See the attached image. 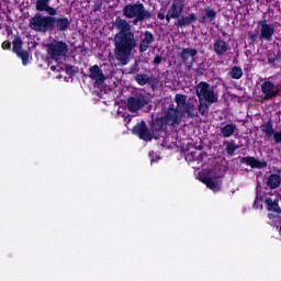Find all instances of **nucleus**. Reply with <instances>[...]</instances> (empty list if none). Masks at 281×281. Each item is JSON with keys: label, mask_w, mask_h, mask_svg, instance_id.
<instances>
[{"label": "nucleus", "mask_w": 281, "mask_h": 281, "mask_svg": "<svg viewBox=\"0 0 281 281\" xmlns=\"http://www.w3.org/2000/svg\"><path fill=\"white\" fill-rule=\"evenodd\" d=\"M236 123H227L226 125L221 127V136L227 139L236 133Z\"/></svg>", "instance_id": "nucleus-22"}, {"label": "nucleus", "mask_w": 281, "mask_h": 281, "mask_svg": "<svg viewBox=\"0 0 281 281\" xmlns=\"http://www.w3.org/2000/svg\"><path fill=\"white\" fill-rule=\"evenodd\" d=\"M113 27L119 32L114 36V56L121 65L126 66L131 63V56H133V49L137 47V38L132 31L131 23L121 16H116L113 22Z\"/></svg>", "instance_id": "nucleus-1"}, {"label": "nucleus", "mask_w": 281, "mask_h": 281, "mask_svg": "<svg viewBox=\"0 0 281 281\" xmlns=\"http://www.w3.org/2000/svg\"><path fill=\"white\" fill-rule=\"evenodd\" d=\"M48 5L49 4H46L43 0H36L35 2V9L37 10V12H45Z\"/></svg>", "instance_id": "nucleus-33"}, {"label": "nucleus", "mask_w": 281, "mask_h": 281, "mask_svg": "<svg viewBox=\"0 0 281 281\" xmlns=\"http://www.w3.org/2000/svg\"><path fill=\"white\" fill-rule=\"evenodd\" d=\"M47 5H49V1L52 0H43Z\"/></svg>", "instance_id": "nucleus-45"}, {"label": "nucleus", "mask_w": 281, "mask_h": 281, "mask_svg": "<svg viewBox=\"0 0 281 281\" xmlns=\"http://www.w3.org/2000/svg\"><path fill=\"white\" fill-rule=\"evenodd\" d=\"M224 146H226V153L228 157H234V154L236 153V150H238V145L235 140H225Z\"/></svg>", "instance_id": "nucleus-27"}, {"label": "nucleus", "mask_w": 281, "mask_h": 281, "mask_svg": "<svg viewBox=\"0 0 281 281\" xmlns=\"http://www.w3.org/2000/svg\"><path fill=\"white\" fill-rule=\"evenodd\" d=\"M199 54V50L196 48H181V50L178 53V57L181 58L182 63L184 65L190 60V58H194Z\"/></svg>", "instance_id": "nucleus-19"}, {"label": "nucleus", "mask_w": 281, "mask_h": 281, "mask_svg": "<svg viewBox=\"0 0 281 281\" xmlns=\"http://www.w3.org/2000/svg\"><path fill=\"white\" fill-rule=\"evenodd\" d=\"M151 133L154 134L155 139H159V133H164L166 131L168 123L166 122V119L164 116L156 117L151 124Z\"/></svg>", "instance_id": "nucleus-14"}, {"label": "nucleus", "mask_w": 281, "mask_h": 281, "mask_svg": "<svg viewBox=\"0 0 281 281\" xmlns=\"http://www.w3.org/2000/svg\"><path fill=\"white\" fill-rule=\"evenodd\" d=\"M257 3H260V0H256Z\"/></svg>", "instance_id": "nucleus-46"}, {"label": "nucleus", "mask_w": 281, "mask_h": 281, "mask_svg": "<svg viewBox=\"0 0 281 281\" xmlns=\"http://www.w3.org/2000/svg\"><path fill=\"white\" fill-rule=\"evenodd\" d=\"M240 164H245L246 166H250V168H258V170H262L267 168V161L258 160L254 156H246L239 158Z\"/></svg>", "instance_id": "nucleus-15"}, {"label": "nucleus", "mask_w": 281, "mask_h": 281, "mask_svg": "<svg viewBox=\"0 0 281 281\" xmlns=\"http://www.w3.org/2000/svg\"><path fill=\"white\" fill-rule=\"evenodd\" d=\"M122 12L125 19H133V25H139V23H144V21H150V19H153V12L146 9L144 3L139 1L125 4Z\"/></svg>", "instance_id": "nucleus-4"}, {"label": "nucleus", "mask_w": 281, "mask_h": 281, "mask_svg": "<svg viewBox=\"0 0 281 281\" xmlns=\"http://www.w3.org/2000/svg\"><path fill=\"white\" fill-rule=\"evenodd\" d=\"M47 56L50 60H54L58 65H63L64 60H67L69 54V45L65 41L54 40L46 45Z\"/></svg>", "instance_id": "nucleus-5"}, {"label": "nucleus", "mask_w": 281, "mask_h": 281, "mask_svg": "<svg viewBox=\"0 0 281 281\" xmlns=\"http://www.w3.org/2000/svg\"><path fill=\"white\" fill-rule=\"evenodd\" d=\"M161 60H164L161 55H156L154 58V65H161Z\"/></svg>", "instance_id": "nucleus-38"}, {"label": "nucleus", "mask_w": 281, "mask_h": 281, "mask_svg": "<svg viewBox=\"0 0 281 281\" xmlns=\"http://www.w3.org/2000/svg\"><path fill=\"white\" fill-rule=\"evenodd\" d=\"M261 133L265 134V142H269V139L273 137L276 130H273V122L271 120H268L261 124Z\"/></svg>", "instance_id": "nucleus-20"}, {"label": "nucleus", "mask_w": 281, "mask_h": 281, "mask_svg": "<svg viewBox=\"0 0 281 281\" xmlns=\"http://www.w3.org/2000/svg\"><path fill=\"white\" fill-rule=\"evenodd\" d=\"M199 21L202 23V25L214 23V21H216V10L210 9V7L204 8L202 18Z\"/></svg>", "instance_id": "nucleus-18"}, {"label": "nucleus", "mask_w": 281, "mask_h": 281, "mask_svg": "<svg viewBox=\"0 0 281 281\" xmlns=\"http://www.w3.org/2000/svg\"><path fill=\"white\" fill-rule=\"evenodd\" d=\"M50 70H52V71H56V66H52V67H50Z\"/></svg>", "instance_id": "nucleus-44"}, {"label": "nucleus", "mask_w": 281, "mask_h": 281, "mask_svg": "<svg viewBox=\"0 0 281 281\" xmlns=\"http://www.w3.org/2000/svg\"><path fill=\"white\" fill-rule=\"evenodd\" d=\"M196 150H203V145H199L198 147H195Z\"/></svg>", "instance_id": "nucleus-43"}, {"label": "nucleus", "mask_w": 281, "mask_h": 281, "mask_svg": "<svg viewBox=\"0 0 281 281\" xmlns=\"http://www.w3.org/2000/svg\"><path fill=\"white\" fill-rule=\"evenodd\" d=\"M183 113H187L188 117L194 119L199 117V112H196V105L188 101L184 108H182Z\"/></svg>", "instance_id": "nucleus-24"}, {"label": "nucleus", "mask_w": 281, "mask_h": 281, "mask_svg": "<svg viewBox=\"0 0 281 281\" xmlns=\"http://www.w3.org/2000/svg\"><path fill=\"white\" fill-rule=\"evenodd\" d=\"M44 12L48 13V15L46 16H56L58 14V11L54 7H50L49 4L48 7H46Z\"/></svg>", "instance_id": "nucleus-35"}, {"label": "nucleus", "mask_w": 281, "mask_h": 281, "mask_svg": "<svg viewBox=\"0 0 281 281\" xmlns=\"http://www.w3.org/2000/svg\"><path fill=\"white\" fill-rule=\"evenodd\" d=\"M150 99L148 95L144 93H136L130 98H127V110L130 113H137V111H142L144 106H148Z\"/></svg>", "instance_id": "nucleus-7"}, {"label": "nucleus", "mask_w": 281, "mask_h": 281, "mask_svg": "<svg viewBox=\"0 0 281 281\" xmlns=\"http://www.w3.org/2000/svg\"><path fill=\"white\" fill-rule=\"evenodd\" d=\"M175 102L177 104V108L179 111H181V108L183 109L184 105L188 104V95L178 93L175 97Z\"/></svg>", "instance_id": "nucleus-26"}, {"label": "nucleus", "mask_w": 281, "mask_h": 281, "mask_svg": "<svg viewBox=\"0 0 281 281\" xmlns=\"http://www.w3.org/2000/svg\"><path fill=\"white\" fill-rule=\"evenodd\" d=\"M261 93H263V100H273V98L280 95V88H278L273 81L266 80L261 83Z\"/></svg>", "instance_id": "nucleus-10"}, {"label": "nucleus", "mask_w": 281, "mask_h": 281, "mask_svg": "<svg viewBox=\"0 0 281 281\" xmlns=\"http://www.w3.org/2000/svg\"><path fill=\"white\" fill-rule=\"evenodd\" d=\"M132 134L136 135L142 139L143 142H153L155 139V134L150 128H148V125H146V121H140L132 128Z\"/></svg>", "instance_id": "nucleus-8"}, {"label": "nucleus", "mask_w": 281, "mask_h": 281, "mask_svg": "<svg viewBox=\"0 0 281 281\" xmlns=\"http://www.w3.org/2000/svg\"><path fill=\"white\" fill-rule=\"evenodd\" d=\"M258 198L255 199V203H254V206L258 209Z\"/></svg>", "instance_id": "nucleus-42"}, {"label": "nucleus", "mask_w": 281, "mask_h": 281, "mask_svg": "<svg viewBox=\"0 0 281 281\" xmlns=\"http://www.w3.org/2000/svg\"><path fill=\"white\" fill-rule=\"evenodd\" d=\"M202 183H204V186H206V188H209L210 190H213L214 192H218V190H221V187L218 186V182L214 181L210 177H203L202 178Z\"/></svg>", "instance_id": "nucleus-25"}, {"label": "nucleus", "mask_w": 281, "mask_h": 281, "mask_svg": "<svg viewBox=\"0 0 281 281\" xmlns=\"http://www.w3.org/2000/svg\"><path fill=\"white\" fill-rule=\"evenodd\" d=\"M272 136L274 144H281V132H273Z\"/></svg>", "instance_id": "nucleus-36"}, {"label": "nucleus", "mask_w": 281, "mask_h": 281, "mask_svg": "<svg viewBox=\"0 0 281 281\" xmlns=\"http://www.w3.org/2000/svg\"><path fill=\"white\" fill-rule=\"evenodd\" d=\"M71 25V20L67 16H53V32H67Z\"/></svg>", "instance_id": "nucleus-12"}, {"label": "nucleus", "mask_w": 281, "mask_h": 281, "mask_svg": "<svg viewBox=\"0 0 281 281\" xmlns=\"http://www.w3.org/2000/svg\"><path fill=\"white\" fill-rule=\"evenodd\" d=\"M228 75L233 80H240V78H243V68H240V66H234L228 71Z\"/></svg>", "instance_id": "nucleus-29"}, {"label": "nucleus", "mask_w": 281, "mask_h": 281, "mask_svg": "<svg viewBox=\"0 0 281 281\" xmlns=\"http://www.w3.org/2000/svg\"><path fill=\"white\" fill-rule=\"evenodd\" d=\"M12 47V44L10 43V41H4L2 43V49H10Z\"/></svg>", "instance_id": "nucleus-39"}, {"label": "nucleus", "mask_w": 281, "mask_h": 281, "mask_svg": "<svg viewBox=\"0 0 281 281\" xmlns=\"http://www.w3.org/2000/svg\"><path fill=\"white\" fill-rule=\"evenodd\" d=\"M266 207L268 212H273L274 214H281V209H280V200L278 199H271L267 198L265 200Z\"/></svg>", "instance_id": "nucleus-21"}, {"label": "nucleus", "mask_w": 281, "mask_h": 281, "mask_svg": "<svg viewBox=\"0 0 281 281\" xmlns=\"http://www.w3.org/2000/svg\"><path fill=\"white\" fill-rule=\"evenodd\" d=\"M162 117L168 126H179L183 115L181 114V110H179V108H175V104H170Z\"/></svg>", "instance_id": "nucleus-9"}, {"label": "nucleus", "mask_w": 281, "mask_h": 281, "mask_svg": "<svg viewBox=\"0 0 281 281\" xmlns=\"http://www.w3.org/2000/svg\"><path fill=\"white\" fill-rule=\"evenodd\" d=\"M18 58H21L22 65H27L30 63V53L27 50H20L15 53Z\"/></svg>", "instance_id": "nucleus-31"}, {"label": "nucleus", "mask_w": 281, "mask_h": 281, "mask_svg": "<svg viewBox=\"0 0 281 281\" xmlns=\"http://www.w3.org/2000/svg\"><path fill=\"white\" fill-rule=\"evenodd\" d=\"M21 50H23V40H21V37H16L13 41V52L14 54H18Z\"/></svg>", "instance_id": "nucleus-32"}, {"label": "nucleus", "mask_w": 281, "mask_h": 281, "mask_svg": "<svg viewBox=\"0 0 281 281\" xmlns=\"http://www.w3.org/2000/svg\"><path fill=\"white\" fill-rule=\"evenodd\" d=\"M89 78H91V80H94L97 82V85H102V82H104V80H106L104 72H102V69H100V66H98V65L90 67Z\"/></svg>", "instance_id": "nucleus-17"}, {"label": "nucleus", "mask_w": 281, "mask_h": 281, "mask_svg": "<svg viewBox=\"0 0 281 281\" xmlns=\"http://www.w3.org/2000/svg\"><path fill=\"white\" fill-rule=\"evenodd\" d=\"M155 43V35L150 31L144 32V37L140 40L138 44V52L139 54H144L150 49V45Z\"/></svg>", "instance_id": "nucleus-13"}, {"label": "nucleus", "mask_w": 281, "mask_h": 281, "mask_svg": "<svg viewBox=\"0 0 281 281\" xmlns=\"http://www.w3.org/2000/svg\"><path fill=\"white\" fill-rule=\"evenodd\" d=\"M260 26V38L261 41H272L273 34H276V26L273 24L267 23V20H260L258 22Z\"/></svg>", "instance_id": "nucleus-11"}, {"label": "nucleus", "mask_w": 281, "mask_h": 281, "mask_svg": "<svg viewBox=\"0 0 281 281\" xmlns=\"http://www.w3.org/2000/svg\"><path fill=\"white\" fill-rule=\"evenodd\" d=\"M213 52H215L216 56H225L229 52V45L225 40L217 37L213 43Z\"/></svg>", "instance_id": "nucleus-16"}, {"label": "nucleus", "mask_w": 281, "mask_h": 281, "mask_svg": "<svg viewBox=\"0 0 281 281\" xmlns=\"http://www.w3.org/2000/svg\"><path fill=\"white\" fill-rule=\"evenodd\" d=\"M134 79L139 87H146L150 82V77L146 74H137Z\"/></svg>", "instance_id": "nucleus-28"}, {"label": "nucleus", "mask_w": 281, "mask_h": 281, "mask_svg": "<svg viewBox=\"0 0 281 281\" xmlns=\"http://www.w3.org/2000/svg\"><path fill=\"white\" fill-rule=\"evenodd\" d=\"M183 10H186V0H173L166 14L167 23H170L172 19H177L176 27H190L192 23H196V14L182 15Z\"/></svg>", "instance_id": "nucleus-3"}, {"label": "nucleus", "mask_w": 281, "mask_h": 281, "mask_svg": "<svg viewBox=\"0 0 281 281\" xmlns=\"http://www.w3.org/2000/svg\"><path fill=\"white\" fill-rule=\"evenodd\" d=\"M157 18H158L160 21H164V19H166V14H164L162 12H158V13H157Z\"/></svg>", "instance_id": "nucleus-41"}, {"label": "nucleus", "mask_w": 281, "mask_h": 281, "mask_svg": "<svg viewBox=\"0 0 281 281\" xmlns=\"http://www.w3.org/2000/svg\"><path fill=\"white\" fill-rule=\"evenodd\" d=\"M195 95L199 100L198 111L200 115L207 117L210 115V106L218 102V94L207 81H200L195 86Z\"/></svg>", "instance_id": "nucleus-2"}, {"label": "nucleus", "mask_w": 281, "mask_h": 281, "mask_svg": "<svg viewBox=\"0 0 281 281\" xmlns=\"http://www.w3.org/2000/svg\"><path fill=\"white\" fill-rule=\"evenodd\" d=\"M205 157H207V153L203 151V153H201V154L198 156L196 160H198V161H203V159H205Z\"/></svg>", "instance_id": "nucleus-40"}, {"label": "nucleus", "mask_w": 281, "mask_h": 281, "mask_svg": "<svg viewBox=\"0 0 281 281\" xmlns=\"http://www.w3.org/2000/svg\"><path fill=\"white\" fill-rule=\"evenodd\" d=\"M281 183V177L278 173H271L268 177L267 186L270 190H278V187Z\"/></svg>", "instance_id": "nucleus-23"}, {"label": "nucleus", "mask_w": 281, "mask_h": 281, "mask_svg": "<svg viewBox=\"0 0 281 281\" xmlns=\"http://www.w3.org/2000/svg\"><path fill=\"white\" fill-rule=\"evenodd\" d=\"M130 76H135L139 74V63L135 61L130 68H128Z\"/></svg>", "instance_id": "nucleus-34"}, {"label": "nucleus", "mask_w": 281, "mask_h": 281, "mask_svg": "<svg viewBox=\"0 0 281 281\" xmlns=\"http://www.w3.org/2000/svg\"><path fill=\"white\" fill-rule=\"evenodd\" d=\"M63 71H66L67 76L74 77L78 74V67L70 65V64H63L61 66Z\"/></svg>", "instance_id": "nucleus-30"}, {"label": "nucleus", "mask_w": 281, "mask_h": 281, "mask_svg": "<svg viewBox=\"0 0 281 281\" xmlns=\"http://www.w3.org/2000/svg\"><path fill=\"white\" fill-rule=\"evenodd\" d=\"M248 40L250 41V44H256L258 43V35L254 33H249Z\"/></svg>", "instance_id": "nucleus-37"}, {"label": "nucleus", "mask_w": 281, "mask_h": 281, "mask_svg": "<svg viewBox=\"0 0 281 281\" xmlns=\"http://www.w3.org/2000/svg\"><path fill=\"white\" fill-rule=\"evenodd\" d=\"M29 27H31V30L34 32H41L42 34L53 32V16L36 13L30 19Z\"/></svg>", "instance_id": "nucleus-6"}]
</instances>
